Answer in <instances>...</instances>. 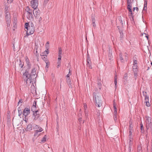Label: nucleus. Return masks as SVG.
I'll return each mask as SVG.
<instances>
[{
	"instance_id": "4468645a",
	"label": "nucleus",
	"mask_w": 152,
	"mask_h": 152,
	"mask_svg": "<svg viewBox=\"0 0 152 152\" xmlns=\"http://www.w3.org/2000/svg\"><path fill=\"white\" fill-rule=\"evenodd\" d=\"M36 70L35 68H33L31 71V74H30L31 76H34V80H35V78L36 77ZM34 77V76H32Z\"/></svg>"
},
{
	"instance_id": "c756f323",
	"label": "nucleus",
	"mask_w": 152,
	"mask_h": 152,
	"mask_svg": "<svg viewBox=\"0 0 152 152\" xmlns=\"http://www.w3.org/2000/svg\"><path fill=\"white\" fill-rule=\"evenodd\" d=\"M137 152H142V148L140 146H138L137 147Z\"/></svg>"
},
{
	"instance_id": "680f3d73",
	"label": "nucleus",
	"mask_w": 152,
	"mask_h": 152,
	"mask_svg": "<svg viewBox=\"0 0 152 152\" xmlns=\"http://www.w3.org/2000/svg\"><path fill=\"white\" fill-rule=\"evenodd\" d=\"M18 113L19 116H20L22 115V111H19L18 112Z\"/></svg>"
},
{
	"instance_id": "7ed1b4c3",
	"label": "nucleus",
	"mask_w": 152,
	"mask_h": 152,
	"mask_svg": "<svg viewBox=\"0 0 152 152\" xmlns=\"http://www.w3.org/2000/svg\"><path fill=\"white\" fill-rule=\"evenodd\" d=\"M145 118V126L146 131L149 129L152 130V123L151 121V118L148 116H146Z\"/></svg>"
},
{
	"instance_id": "6ab92c4d",
	"label": "nucleus",
	"mask_w": 152,
	"mask_h": 152,
	"mask_svg": "<svg viewBox=\"0 0 152 152\" xmlns=\"http://www.w3.org/2000/svg\"><path fill=\"white\" fill-rule=\"evenodd\" d=\"M49 53V51L48 50H46L43 53H42V55H43L47 56Z\"/></svg>"
},
{
	"instance_id": "2eb2a0df",
	"label": "nucleus",
	"mask_w": 152,
	"mask_h": 152,
	"mask_svg": "<svg viewBox=\"0 0 152 152\" xmlns=\"http://www.w3.org/2000/svg\"><path fill=\"white\" fill-rule=\"evenodd\" d=\"M66 82L69 88L72 87L71 80L70 78H66Z\"/></svg>"
},
{
	"instance_id": "338daca9",
	"label": "nucleus",
	"mask_w": 152,
	"mask_h": 152,
	"mask_svg": "<svg viewBox=\"0 0 152 152\" xmlns=\"http://www.w3.org/2000/svg\"><path fill=\"white\" fill-rule=\"evenodd\" d=\"M25 28L26 27H28V26H29V23H25Z\"/></svg>"
},
{
	"instance_id": "cd10ccee",
	"label": "nucleus",
	"mask_w": 152,
	"mask_h": 152,
	"mask_svg": "<svg viewBox=\"0 0 152 152\" xmlns=\"http://www.w3.org/2000/svg\"><path fill=\"white\" fill-rule=\"evenodd\" d=\"M19 66L21 68H22L24 65L23 63H22L21 61L20 60H19Z\"/></svg>"
},
{
	"instance_id": "c03bdc74",
	"label": "nucleus",
	"mask_w": 152,
	"mask_h": 152,
	"mask_svg": "<svg viewBox=\"0 0 152 152\" xmlns=\"http://www.w3.org/2000/svg\"><path fill=\"white\" fill-rule=\"evenodd\" d=\"M39 117V114H38L37 115H36L34 116V119L36 120Z\"/></svg>"
},
{
	"instance_id": "dca6fc26",
	"label": "nucleus",
	"mask_w": 152,
	"mask_h": 152,
	"mask_svg": "<svg viewBox=\"0 0 152 152\" xmlns=\"http://www.w3.org/2000/svg\"><path fill=\"white\" fill-rule=\"evenodd\" d=\"M32 126L31 124H28L26 127V131H30L32 129Z\"/></svg>"
},
{
	"instance_id": "9d476101",
	"label": "nucleus",
	"mask_w": 152,
	"mask_h": 152,
	"mask_svg": "<svg viewBox=\"0 0 152 152\" xmlns=\"http://www.w3.org/2000/svg\"><path fill=\"white\" fill-rule=\"evenodd\" d=\"M6 20L8 27L10 26L11 22L10 16V14L5 15Z\"/></svg>"
},
{
	"instance_id": "5701e85b",
	"label": "nucleus",
	"mask_w": 152,
	"mask_h": 152,
	"mask_svg": "<svg viewBox=\"0 0 152 152\" xmlns=\"http://www.w3.org/2000/svg\"><path fill=\"white\" fill-rule=\"evenodd\" d=\"M119 59L120 61H121L122 62H123L124 61V59L123 58V56L121 53H120L119 55Z\"/></svg>"
},
{
	"instance_id": "f03ea898",
	"label": "nucleus",
	"mask_w": 152,
	"mask_h": 152,
	"mask_svg": "<svg viewBox=\"0 0 152 152\" xmlns=\"http://www.w3.org/2000/svg\"><path fill=\"white\" fill-rule=\"evenodd\" d=\"M29 74L28 71H26L23 74V78L24 80L26 82L27 84H30L34 80V77ZM34 77V76H33Z\"/></svg>"
},
{
	"instance_id": "13d9d810",
	"label": "nucleus",
	"mask_w": 152,
	"mask_h": 152,
	"mask_svg": "<svg viewBox=\"0 0 152 152\" xmlns=\"http://www.w3.org/2000/svg\"><path fill=\"white\" fill-rule=\"evenodd\" d=\"M7 3H11L12 1H13V0H7Z\"/></svg>"
},
{
	"instance_id": "8fccbe9b",
	"label": "nucleus",
	"mask_w": 152,
	"mask_h": 152,
	"mask_svg": "<svg viewBox=\"0 0 152 152\" xmlns=\"http://www.w3.org/2000/svg\"><path fill=\"white\" fill-rule=\"evenodd\" d=\"M49 45H45V48H46V50H48L49 48Z\"/></svg>"
},
{
	"instance_id": "58836bf2",
	"label": "nucleus",
	"mask_w": 152,
	"mask_h": 152,
	"mask_svg": "<svg viewBox=\"0 0 152 152\" xmlns=\"http://www.w3.org/2000/svg\"><path fill=\"white\" fill-rule=\"evenodd\" d=\"M132 145H128V151L129 152H131Z\"/></svg>"
},
{
	"instance_id": "4d7b16f0",
	"label": "nucleus",
	"mask_w": 152,
	"mask_h": 152,
	"mask_svg": "<svg viewBox=\"0 0 152 152\" xmlns=\"http://www.w3.org/2000/svg\"><path fill=\"white\" fill-rule=\"evenodd\" d=\"M45 62L46 64V65L48 66L50 64L49 62L48 61V60L45 61Z\"/></svg>"
},
{
	"instance_id": "79ce46f5",
	"label": "nucleus",
	"mask_w": 152,
	"mask_h": 152,
	"mask_svg": "<svg viewBox=\"0 0 152 152\" xmlns=\"http://www.w3.org/2000/svg\"><path fill=\"white\" fill-rule=\"evenodd\" d=\"M117 80L115 79H114V84H115V89L117 88Z\"/></svg>"
},
{
	"instance_id": "f8f14e48",
	"label": "nucleus",
	"mask_w": 152,
	"mask_h": 152,
	"mask_svg": "<svg viewBox=\"0 0 152 152\" xmlns=\"http://www.w3.org/2000/svg\"><path fill=\"white\" fill-rule=\"evenodd\" d=\"M34 129L35 130H36L37 132H41L43 131V129L40 126L37 125H35L34 126Z\"/></svg>"
},
{
	"instance_id": "6e6552de",
	"label": "nucleus",
	"mask_w": 152,
	"mask_h": 152,
	"mask_svg": "<svg viewBox=\"0 0 152 152\" xmlns=\"http://www.w3.org/2000/svg\"><path fill=\"white\" fill-rule=\"evenodd\" d=\"M32 7L34 10L36 9L38 7V0H32L31 2Z\"/></svg>"
},
{
	"instance_id": "1a4fd4ad",
	"label": "nucleus",
	"mask_w": 152,
	"mask_h": 152,
	"mask_svg": "<svg viewBox=\"0 0 152 152\" xmlns=\"http://www.w3.org/2000/svg\"><path fill=\"white\" fill-rule=\"evenodd\" d=\"M113 107L114 108V111L113 112V117L115 121H116L117 120V108L116 107V105L115 102V100L113 101Z\"/></svg>"
},
{
	"instance_id": "20e7f679",
	"label": "nucleus",
	"mask_w": 152,
	"mask_h": 152,
	"mask_svg": "<svg viewBox=\"0 0 152 152\" xmlns=\"http://www.w3.org/2000/svg\"><path fill=\"white\" fill-rule=\"evenodd\" d=\"M25 28L27 29L26 35L28 36L32 34L35 31V28L33 24L31 23L28 27H26Z\"/></svg>"
},
{
	"instance_id": "49530a36",
	"label": "nucleus",
	"mask_w": 152,
	"mask_h": 152,
	"mask_svg": "<svg viewBox=\"0 0 152 152\" xmlns=\"http://www.w3.org/2000/svg\"><path fill=\"white\" fill-rule=\"evenodd\" d=\"M38 112V110L35 111H34V112H33V115H34V116H35L38 115V114H37V113Z\"/></svg>"
},
{
	"instance_id": "e2e57ef3",
	"label": "nucleus",
	"mask_w": 152,
	"mask_h": 152,
	"mask_svg": "<svg viewBox=\"0 0 152 152\" xmlns=\"http://www.w3.org/2000/svg\"><path fill=\"white\" fill-rule=\"evenodd\" d=\"M87 66H88V67L90 68V69H92V67L91 66V64H89L88 65H87Z\"/></svg>"
},
{
	"instance_id": "a878e982",
	"label": "nucleus",
	"mask_w": 152,
	"mask_h": 152,
	"mask_svg": "<svg viewBox=\"0 0 152 152\" xmlns=\"http://www.w3.org/2000/svg\"><path fill=\"white\" fill-rule=\"evenodd\" d=\"M26 64L28 66V69H30L31 67V65L30 62L26 63Z\"/></svg>"
},
{
	"instance_id": "9b49d317",
	"label": "nucleus",
	"mask_w": 152,
	"mask_h": 152,
	"mask_svg": "<svg viewBox=\"0 0 152 152\" xmlns=\"http://www.w3.org/2000/svg\"><path fill=\"white\" fill-rule=\"evenodd\" d=\"M40 11L39 10L34 9V13L33 14L35 18H38L39 17Z\"/></svg>"
},
{
	"instance_id": "f704fd0d",
	"label": "nucleus",
	"mask_w": 152,
	"mask_h": 152,
	"mask_svg": "<svg viewBox=\"0 0 152 152\" xmlns=\"http://www.w3.org/2000/svg\"><path fill=\"white\" fill-rule=\"evenodd\" d=\"M123 78L124 80L127 81V73H125L124 75Z\"/></svg>"
},
{
	"instance_id": "393cba45",
	"label": "nucleus",
	"mask_w": 152,
	"mask_h": 152,
	"mask_svg": "<svg viewBox=\"0 0 152 152\" xmlns=\"http://www.w3.org/2000/svg\"><path fill=\"white\" fill-rule=\"evenodd\" d=\"M5 15L10 14L8 11V7H6L5 8Z\"/></svg>"
},
{
	"instance_id": "603ef678",
	"label": "nucleus",
	"mask_w": 152,
	"mask_h": 152,
	"mask_svg": "<svg viewBox=\"0 0 152 152\" xmlns=\"http://www.w3.org/2000/svg\"><path fill=\"white\" fill-rule=\"evenodd\" d=\"M61 58V55H58V60L60 61Z\"/></svg>"
},
{
	"instance_id": "c9c22d12",
	"label": "nucleus",
	"mask_w": 152,
	"mask_h": 152,
	"mask_svg": "<svg viewBox=\"0 0 152 152\" xmlns=\"http://www.w3.org/2000/svg\"><path fill=\"white\" fill-rule=\"evenodd\" d=\"M27 116H23V119L25 121L26 123H27L28 122V118H27Z\"/></svg>"
},
{
	"instance_id": "2f4dec72",
	"label": "nucleus",
	"mask_w": 152,
	"mask_h": 152,
	"mask_svg": "<svg viewBox=\"0 0 152 152\" xmlns=\"http://www.w3.org/2000/svg\"><path fill=\"white\" fill-rule=\"evenodd\" d=\"M71 74H72V72H71L70 70V69L69 70V71L68 74H67L66 76V78H70L69 77L71 75Z\"/></svg>"
},
{
	"instance_id": "a18cd8bd",
	"label": "nucleus",
	"mask_w": 152,
	"mask_h": 152,
	"mask_svg": "<svg viewBox=\"0 0 152 152\" xmlns=\"http://www.w3.org/2000/svg\"><path fill=\"white\" fill-rule=\"evenodd\" d=\"M120 34L121 37H123V31L120 30V32H119Z\"/></svg>"
},
{
	"instance_id": "7c9ffc66",
	"label": "nucleus",
	"mask_w": 152,
	"mask_h": 152,
	"mask_svg": "<svg viewBox=\"0 0 152 152\" xmlns=\"http://www.w3.org/2000/svg\"><path fill=\"white\" fill-rule=\"evenodd\" d=\"M35 133L34 134V137H38L39 135V132H37V131L36 130H35Z\"/></svg>"
},
{
	"instance_id": "b1692460",
	"label": "nucleus",
	"mask_w": 152,
	"mask_h": 152,
	"mask_svg": "<svg viewBox=\"0 0 152 152\" xmlns=\"http://www.w3.org/2000/svg\"><path fill=\"white\" fill-rule=\"evenodd\" d=\"M133 139L132 138H129V145H132V141Z\"/></svg>"
},
{
	"instance_id": "69168bd1",
	"label": "nucleus",
	"mask_w": 152,
	"mask_h": 152,
	"mask_svg": "<svg viewBox=\"0 0 152 152\" xmlns=\"http://www.w3.org/2000/svg\"><path fill=\"white\" fill-rule=\"evenodd\" d=\"M117 28H118V30L119 31V32H120V30L122 31V29L121 28H120L119 26H117Z\"/></svg>"
},
{
	"instance_id": "37998d69",
	"label": "nucleus",
	"mask_w": 152,
	"mask_h": 152,
	"mask_svg": "<svg viewBox=\"0 0 152 152\" xmlns=\"http://www.w3.org/2000/svg\"><path fill=\"white\" fill-rule=\"evenodd\" d=\"M26 63L29 62V59L27 56H26L25 57Z\"/></svg>"
},
{
	"instance_id": "4c0bfd02",
	"label": "nucleus",
	"mask_w": 152,
	"mask_h": 152,
	"mask_svg": "<svg viewBox=\"0 0 152 152\" xmlns=\"http://www.w3.org/2000/svg\"><path fill=\"white\" fill-rule=\"evenodd\" d=\"M133 127V126L132 125V124H130L129 128V130L133 131V130H132Z\"/></svg>"
},
{
	"instance_id": "aec40b11",
	"label": "nucleus",
	"mask_w": 152,
	"mask_h": 152,
	"mask_svg": "<svg viewBox=\"0 0 152 152\" xmlns=\"http://www.w3.org/2000/svg\"><path fill=\"white\" fill-rule=\"evenodd\" d=\"M41 56H42V59L44 61H47V56H44V55H42L41 54Z\"/></svg>"
},
{
	"instance_id": "09e8293b",
	"label": "nucleus",
	"mask_w": 152,
	"mask_h": 152,
	"mask_svg": "<svg viewBox=\"0 0 152 152\" xmlns=\"http://www.w3.org/2000/svg\"><path fill=\"white\" fill-rule=\"evenodd\" d=\"M23 102V99H20L19 100V101L18 102V105L20 103H21Z\"/></svg>"
},
{
	"instance_id": "f3484780",
	"label": "nucleus",
	"mask_w": 152,
	"mask_h": 152,
	"mask_svg": "<svg viewBox=\"0 0 152 152\" xmlns=\"http://www.w3.org/2000/svg\"><path fill=\"white\" fill-rule=\"evenodd\" d=\"M17 21L16 20H14V21L13 22V28L14 29H13V30H15V29L17 27Z\"/></svg>"
},
{
	"instance_id": "f257e3e1",
	"label": "nucleus",
	"mask_w": 152,
	"mask_h": 152,
	"mask_svg": "<svg viewBox=\"0 0 152 152\" xmlns=\"http://www.w3.org/2000/svg\"><path fill=\"white\" fill-rule=\"evenodd\" d=\"M93 97L95 105L98 107H101L102 105V102L99 94L98 93L94 92L93 94Z\"/></svg>"
},
{
	"instance_id": "c85d7f7f",
	"label": "nucleus",
	"mask_w": 152,
	"mask_h": 152,
	"mask_svg": "<svg viewBox=\"0 0 152 152\" xmlns=\"http://www.w3.org/2000/svg\"><path fill=\"white\" fill-rule=\"evenodd\" d=\"M37 20L38 21L39 23H41L42 21V17H39L38 18H36Z\"/></svg>"
},
{
	"instance_id": "4be33fe9",
	"label": "nucleus",
	"mask_w": 152,
	"mask_h": 152,
	"mask_svg": "<svg viewBox=\"0 0 152 152\" xmlns=\"http://www.w3.org/2000/svg\"><path fill=\"white\" fill-rule=\"evenodd\" d=\"M137 67V65H133V66L132 67L133 71H138V69Z\"/></svg>"
},
{
	"instance_id": "423d86ee",
	"label": "nucleus",
	"mask_w": 152,
	"mask_h": 152,
	"mask_svg": "<svg viewBox=\"0 0 152 152\" xmlns=\"http://www.w3.org/2000/svg\"><path fill=\"white\" fill-rule=\"evenodd\" d=\"M142 94L143 96L145 97V102L146 103V105L147 107H149L150 105L149 101V96L147 95V93L146 92H142Z\"/></svg>"
},
{
	"instance_id": "473e14b6",
	"label": "nucleus",
	"mask_w": 152,
	"mask_h": 152,
	"mask_svg": "<svg viewBox=\"0 0 152 152\" xmlns=\"http://www.w3.org/2000/svg\"><path fill=\"white\" fill-rule=\"evenodd\" d=\"M62 50L61 48H58V55H61Z\"/></svg>"
},
{
	"instance_id": "412c9836",
	"label": "nucleus",
	"mask_w": 152,
	"mask_h": 152,
	"mask_svg": "<svg viewBox=\"0 0 152 152\" xmlns=\"http://www.w3.org/2000/svg\"><path fill=\"white\" fill-rule=\"evenodd\" d=\"M132 7L131 4H127V9L129 11H131L132 10L131 8Z\"/></svg>"
},
{
	"instance_id": "3c124183",
	"label": "nucleus",
	"mask_w": 152,
	"mask_h": 152,
	"mask_svg": "<svg viewBox=\"0 0 152 152\" xmlns=\"http://www.w3.org/2000/svg\"><path fill=\"white\" fill-rule=\"evenodd\" d=\"M129 12H130V13L129 14V15L130 16H132V18H133V13H132V10H131V11H129Z\"/></svg>"
},
{
	"instance_id": "39448f33",
	"label": "nucleus",
	"mask_w": 152,
	"mask_h": 152,
	"mask_svg": "<svg viewBox=\"0 0 152 152\" xmlns=\"http://www.w3.org/2000/svg\"><path fill=\"white\" fill-rule=\"evenodd\" d=\"M27 12L26 16L28 19L31 20L33 19V14L34 13V10L31 9L28 7H27L25 9Z\"/></svg>"
},
{
	"instance_id": "72a5a7b5",
	"label": "nucleus",
	"mask_w": 152,
	"mask_h": 152,
	"mask_svg": "<svg viewBox=\"0 0 152 152\" xmlns=\"http://www.w3.org/2000/svg\"><path fill=\"white\" fill-rule=\"evenodd\" d=\"M46 135H45L42 139L41 140V142L43 143L45 141H46Z\"/></svg>"
},
{
	"instance_id": "e433bc0d",
	"label": "nucleus",
	"mask_w": 152,
	"mask_h": 152,
	"mask_svg": "<svg viewBox=\"0 0 152 152\" xmlns=\"http://www.w3.org/2000/svg\"><path fill=\"white\" fill-rule=\"evenodd\" d=\"M137 65V61L136 60L134 59L133 60V65Z\"/></svg>"
},
{
	"instance_id": "0e129e2a",
	"label": "nucleus",
	"mask_w": 152,
	"mask_h": 152,
	"mask_svg": "<svg viewBox=\"0 0 152 152\" xmlns=\"http://www.w3.org/2000/svg\"><path fill=\"white\" fill-rule=\"evenodd\" d=\"M147 9V7H144L143 9L142 12L144 11H146Z\"/></svg>"
},
{
	"instance_id": "bb28decb",
	"label": "nucleus",
	"mask_w": 152,
	"mask_h": 152,
	"mask_svg": "<svg viewBox=\"0 0 152 152\" xmlns=\"http://www.w3.org/2000/svg\"><path fill=\"white\" fill-rule=\"evenodd\" d=\"M137 72H138V71H133L134 73V77H135V79H137Z\"/></svg>"
},
{
	"instance_id": "774afa93",
	"label": "nucleus",
	"mask_w": 152,
	"mask_h": 152,
	"mask_svg": "<svg viewBox=\"0 0 152 152\" xmlns=\"http://www.w3.org/2000/svg\"><path fill=\"white\" fill-rule=\"evenodd\" d=\"M78 121L80 123H81L82 121V118L81 117H80L78 119Z\"/></svg>"
},
{
	"instance_id": "5fc2aeb1",
	"label": "nucleus",
	"mask_w": 152,
	"mask_h": 152,
	"mask_svg": "<svg viewBox=\"0 0 152 152\" xmlns=\"http://www.w3.org/2000/svg\"><path fill=\"white\" fill-rule=\"evenodd\" d=\"M127 4H131V0H127Z\"/></svg>"
},
{
	"instance_id": "de8ad7c7",
	"label": "nucleus",
	"mask_w": 152,
	"mask_h": 152,
	"mask_svg": "<svg viewBox=\"0 0 152 152\" xmlns=\"http://www.w3.org/2000/svg\"><path fill=\"white\" fill-rule=\"evenodd\" d=\"M140 130L142 131L143 130V125L142 124V123H141V124H140Z\"/></svg>"
},
{
	"instance_id": "052dcab7",
	"label": "nucleus",
	"mask_w": 152,
	"mask_h": 152,
	"mask_svg": "<svg viewBox=\"0 0 152 152\" xmlns=\"http://www.w3.org/2000/svg\"><path fill=\"white\" fill-rule=\"evenodd\" d=\"M92 23H94L95 22V20L94 18H92Z\"/></svg>"
},
{
	"instance_id": "0eeeda50",
	"label": "nucleus",
	"mask_w": 152,
	"mask_h": 152,
	"mask_svg": "<svg viewBox=\"0 0 152 152\" xmlns=\"http://www.w3.org/2000/svg\"><path fill=\"white\" fill-rule=\"evenodd\" d=\"M30 113V110L29 107L25 108L22 113L23 116H27Z\"/></svg>"
},
{
	"instance_id": "a19ab883",
	"label": "nucleus",
	"mask_w": 152,
	"mask_h": 152,
	"mask_svg": "<svg viewBox=\"0 0 152 152\" xmlns=\"http://www.w3.org/2000/svg\"><path fill=\"white\" fill-rule=\"evenodd\" d=\"M84 112H85V116H86V118H88V112L87 111H86V110H85Z\"/></svg>"
},
{
	"instance_id": "6e6d98bb",
	"label": "nucleus",
	"mask_w": 152,
	"mask_h": 152,
	"mask_svg": "<svg viewBox=\"0 0 152 152\" xmlns=\"http://www.w3.org/2000/svg\"><path fill=\"white\" fill-rule=\"evenodd\" d=\"M84 110H86V109L87 108V105L85 104H84Z\"/></svg>"
},
{
	"instance_id": "864d4df0",
	"label": "nucleus",
	"mask_w": 152,
	"mask_h": 152,
	"mask_svg": "<svg viewBox=\"0 0 152 152\" xmlns=\"http://www.w3.org/2000/svg\"><path fill=\"white\" fill-rule=\"evenodd\" d=\"M147 1H145V2H144V7H147Z\"/></svg>"
},
{
	"instance_id": "ddd939ff",
	"label": "nucleus",
	"mask_w": 152,
	"mask_h": 152,
	"mask_svg": "<svg viewBox=\"0 0 152 152\" xmlns=\"http://www.w3.org/2000/svg\"><path fill=\"white\" fill-rule=\"evenodd\" d=\"M37 102L34 101V102L33 105L31 108V110L32 112H34L35 111L38 110L36 107Z\"/></svg>"
},
{
	"instance_id": "a211bd4d",
	"label": "nucleus",
	"mask_w": 152,
	"mask_h": 152,
	"mask_svg": "<svg viewBox=\"0 0 152 152\" xmlns=\"http://www.w3.org/2000/svg\"><path fill=\"white\" fill-rule=\"evenodd\" d=\"M108 57L109 58V60H110L113 58V56H112V51L109 50V53L108 54Z\"/></svg>"
},
{
	"instance_id": "bf43d9fd",
	"label": "nucleus",
	"mask_w": 152,
	"mask_h": 152,
	"mask_svg": "<svg viewBox=\"0 0 152 152\" xmlns=\"http://www.w3.org/2000/svg\"><path fill=\"white\" fill-rule=\"evenodd\" d=\"M120 23L121 24L122 26H123L124 23L123 20L121 19H120Z\"/></svg>"
},
{
	"instance_id": "ea45409f",
	"label": "nucleus",
	"mask_w": 152,
	"mask_h": 152,
	"mask_svg": "<svg viewBox=\"0 0 152 152\" xmlns=\"http://www.w3.org/2000/svg\"><path fill=\"white\" fill-rule=\"evenodd\" d=\"M132 130H129V138H132Z\"/></svg>"
}]
</instances>
